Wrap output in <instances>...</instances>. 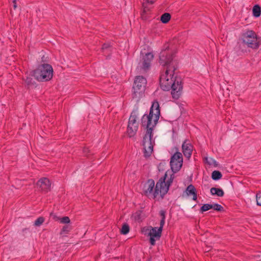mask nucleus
Here are the masks:
<instances>
[{
    "mask_svg": "<svg viewBox=\"0 0 261 261\" xmlns=\"http://www.w3.org/2000/svg\"><path fill=\"white\" fill-rule=\"evenodd\" d=\"M44 221V219L43 217H39L35 221L34 225L37 226H40L43 223Z\"/></svg>",
    "mask_w": 261,
    "mask_h": 261,
    "instance_id": "obj_25",
    "label": "nucleus"
},
{
    "mask_svg": "<svg viewBox=\"0 0 261 261\" xmlns=\"http://www.w3.org/2000/svg\"><path fill=\"white\" fill-rule=\"evenodd\" d=\"M156 0H145L146 2L149 4H153Z\"/></svg>",
    "mask_w": 261,
    "mask_h": 261,
    "instance_id": "obj_29",
    "label": "nucleus"
},
{
    "mask_svg": "<svg viewBox=\"0 0 261 261\" xmlns=\"http://www.w3.org/2000/svg\"><path fill=\"white\" fill-rule=\"evenodd\" d=\"M133 165H134V164H131L127 165L126 166V169L127 170H130V169H132V167Z\"/></svg>",
    "mask_w": 261,
    "mask_h": 261,
    "instance_id": "obj_30",
    "label": "nucleus"
},
{
    "mask_svg": "<svg viewBox=\"0 0 261 261\" xmlns=\"http://www.w3.org/2000/svg\"><path fill=\"white\" fill-rule=\"evenodd\" d=\"M252 11L253 16L258 17L260 15L261 9L258 5H255L253 7Z\"/></svg>",
    "mask_w": 261,
    "mask_h": 261,
    "instance_id": "obj_17",
    "label": "nucleus"
},
{
    "mask_svg": "<svg viewBox=\"0 0 261 261\" xmlns=\"http://www.w3.org/2000/svg\"><path fill=\"white\" fill-rule=\"evenodd\" d=\"M147 81L146 79L142 76L136 77L133 87V97L137 100L142 96Z\"/></svg>",
    "mask_w": 261,
    "mask_h": 261,
    "instance_id": "obj_6",
    "label": "nucleus"
},
{
    "mask_svg": "<svg viewBox=\"0 0 261 261\" xmlns=\"http://www.w3.org/2000/svg\"><path fill=\"white\" fill-rule=\"evenodd\" d=\"M33 75L38 81H49L53 77V68L49 64H42L33 71Z\"/></svg>",
    "mask_w": 261,
    "mask_h": 261,
    "instance_id": "obj_5",
    "label": "nucleus"
},
{
    "mask_svg": "<svg viewBox=\"0 0 261 261\" xmlns=\"http://www.w3.org/2000/svg\"><path fill=\"white\" fill-rule=\"evenodd\" d=\"M154 190V180H146L143 182V191L147 197L153 199Z\"/></svg>",
    "mask_w": 261,
    "mask_h": 261,
    "instance_id": "obj_11",
    "label": "nucleus"
},
{
    "mask_svg": "<svg viewBox=\"0 0 261 261\" xmlns=\"http://www.w3.org/2000/svg\"><path fill=\"white\" fill-rule=\"evenodd\" d=\"M242 42L247 47L252 49H257L261 44V38L252 30L244 32L241 37Z\"/></svg>",
    "mask_w": 261,
    "mask_h": 261,
    "instance_id": "obj_4",
    "label": "nucleus"
},
{
    "mask_svg": "<svg viewBox=\"0 0 261 261\" xmlns=\"http://www.w3.org/2000/svg\"><path fill=\"white\" fill-rule=\"evenodd\" d=\"M182 149L185 156L189 159L191 158L193 149L192 145L187 141H185L182 145Z\"/></svg>",
    "mask_w": 261,
    "mask_h": 261,
    "instance_id": "obj_12",
    "label": "nucleus"
},
{
    "mask_svg": "<svg viewBox=\"0 0 261 261\" xmlns=\"http://www.w3.org/2000/svg\"><path fill=\"white\" fill-rule=\"evenodd\" d=\"M168 48V46L166 47L165 49L162 50L160 55V64L166 66L165 73L162 74L160 77V85L164 91L171 89L172 97L177 99L181 95L182 85L181 79L174 75L176 63L173 61L171 53L166 51Z\"/></svg>",
    "mask_w": 261,
    "mask_h": 261,
    "instance_id": "obj_1",
    "label": "nucleus"
},
{
    "mask_svg": "<svg viewBox=\"0 0 261 261\" xmlns=\"http://www.w3.org/2000/svg\"><path fill=\"white\" fill-rule=\"evenodd\" d=\"M41 179L45 180V179H47V178L46 177H43V178H42Z\"/></svg>",
    "mask_w": 261,
    "mask_h": 261,
    "instance_id": "obj_34",
    "label": "nucleus"
},
{
    "mask_svg": "<svg viewBox=\"0 0 261 261\" xmlns=\"http://www.w3.org/2000/svg\"><path fill=\"white\" fill-rule=\"evenodd\" d=\"M172 180H159L154 188L153 199H162L169 190Z\"/></svg>",
    "mask_w": 261,
    "mask_h": 261,
    "instance_id": "obj_8",
    "label": "nucleus"
},
{
    "mask_svg": "<svg viewBox=\"0 0 261 261\" xmlns=\"http://www.w3.org/2000/svg\"><path fill=\"white\" fill-rule=\"evenodd\" d=\"M138 117L136 113H132L129 117L127 133L129 137H132L135 136L138 128L139 123L138 122Z\"/></svg>",
    "mask_w": 261,
    "mask_h": 261,
    "instance_id": "obj_9",
    "label": "nucleus"
},
{
    "mask_svg": "<svg viewBox=\"0 0 261 261\" xmlns=\"http://www.w3.org/2000/svg\"><path fill=\"white\" fill-rule=\"evenodd\" d=\"M222 177L221 173L217 170L213 171L212 173V178L213 179H219Z\"/></svg>",
    "mask_w": 261,
    "mask_h": 261,
    "instance_id": "obj_20",
    "label": "nucleus"
},
{
    "mask_svg": "<svg viewBox=\"0 0 261 261\" xmlns=\"http://www.w3.org/2000/svg\"><path fill=\"white\" fill-rule=\"evenodd\" d=\"M13 8L14 9H16L17 8V5H16V0H13Z\"/></svg>",
    "mask_w": 261,
    "mask_h": 261,
    "instance_id": "obj_32",
    "label": "nucleus"
},
{
    "mask_svg": "<svg viewBox=\"0 0 261 261\" xmlns=\"http://www.w3.org/2000/svg\"><path fill=\"white\" fill-rule=\"evenodd\" d=\"M171 16L170 14L165 13L163 14L161 17V20L164 23H167L170 19Z\"/></svg>",
    "mask_w": 261,
    "mask_h": 261,
    "instance_id": "obj_18",
    "label": "nucleus"
},
{
    "mask_svg": "<svg viewBox=\"0 0 261 261\" xmlns=\"http://www.w3.org/2000/svg\"><path fill=\"white\" fill-rule=\"evenodd\" d=\"M129 226L126 224L123 225L121 230V233L123 234H126L129 232Z\"/></svg>",
    "mask_w": 261,
    "mask_h": 261,
    "instance_id": "obj_22",
    "label": "nucleus"
},
{
    "mask_svg": "<svg viewBox=\"0 0 261 261\" xmlns=\"http://www.w3.org/2000/svg\"><path fill=\"white\" fill-rule=\"evenodd\" d=\"M144 5H145V4L144 3L143 4V6H144L143 13H145L146 12V11L148 10L147 8Z\"/></svg>",
    "mask_w": 261,
    "mask_h": 261,
    "instance_id": "obj_33",
    "label": "nucleus"
},
{
    "mask_svg": "<svg viewBox=\"0 0 261 261\" xmlns=\"http://www.w3.org/2000/svg\"><path fill=\"white\" fill-rule=\"evenodd\" d=\"M110 46V44L108 43L104 44L102 46V49H105L108 48Z\"/></svg>",
    "mask_w": 261,
    "mask_h": 261,
    "instance_id": "obj_28",
    "label": "nucleus"
},
{
    "mask_svg": "<svg viewBox=\"0 0 261 261\" xmlns=\"http://www.w3.org/2000/svg\"><path fill=\"white\" fill-rule=\"evenodd\" d=\"M154 56L151 52L146 53H141V59L139 63L138 68L143 71L147 70L151 65V63L153 59Z\"/></svg>",
    "mask_w": 261,
    "mask_h": 261,
    "instance_id": "obj_10",
    "label": "nucleus"
},
{
    "mask_svg": "<svg viewBox=\"0 0 261 261\" xmlns=\"http://www.w3.org/2000/svg\"><path fill=\"white\" fill-rule=\"evenodd\" d=\"M163 226L160 225L159 227L148 226L142 228V231L145 234H147L149 237L150 243L152 246H154L155 241L159 240L162 234Z\"/></svg>",
    "mask_w": 261,
    "mask_h": 261,
    "instance_id": "obj_7",
    "label": "nucleus"
},
{
    "mask_svg": "<svg viewBox=\"0 0 261 261\" xmlns=\"http://www.w3.org/2000/svg\"><path fill=\"white\" fill-rule=\"evenodd\" d=\"M160 213L162 217L160 224L162 226H164L165 223V213L164 211H161Z\"/></svg>",
    "mask_w": 261,
    "mask_h": 261,
    "instance_id": "obj_23",
    "label": "nucleus"
},
{
    "mask_svg": "<svg viewBox=\"0 0 261 261\" xmlns=\"http://www.w3.org/2000/svg\"><path fill=\"white\" fill-rule=\"evenodd\" d=\"M183 159L182 154L179 152H176L171 157L170 160L171 170H168L165 173L163 179H173L175 178L173 172L178 171L182 165Z\"/></svg>",
    "mask_w": 261,
    "mask_h": 261,
    "instance_id": "obj_3",
    "label": "nucleus"
},
{
    "mask_svg": "<svg viewBox=\"0 0 261 261\" xmlns=\"http://www.w3.org/2000/svg\"><path fill=\"white\" fill-rule=\"evenodd\" d=\"M37 186L39 187L42 191H47L50 189L51 183L50 180H38Z\"/></svg>",
    "mask_w": 261,
    "mask_h": 261,
    "instance_id": "obj_14",
    "label": "nucleus"
},
{
    "mask_svg": "<svg viewBox=\"0 0 261 261\" xmlns=\"http://www.w3.org/2000/svg\"><path fill=\"white\" fill-rule=\"evenodd\" d=\"M204 161L209 165L217 166V162L212 158L205 157L204 158Z\"/></svg>",
    "mask_w": 261,
    "mask_h": 261,
    "instance_id": "obj_19",
    "label": "nucleus"
},
{
    "mask_svg": "<svg viewBox=\"0 0 261 261\" xmlns=\"http://www.w3.org/2000/svg\"><path fill=\"white\" fill-rule=\"evenodd\" d=\"M160 116L158 102L154 101L150 110L149 115H144L142 118V124L146 126V133L143 138V146L145 157L150 156L153 152L154 141L152 139V129L156 124Z\"/></svg>",
    "mask_w": 261,
    "mask_h": 261,
    "instance_id": "obj_2",
    "label": "nucleus"
},
{
    "mask_svg": "<svg viewBox=\"0 0 261 261\" xmlns=\"http://www.w3.org/2000/svg\"><path fill=\"white\" fill-rule=\"evenodd\" d=\"M210 209H212L211 204H205L201 207L200 212L201 213H203L204 212H206Z\"/></svg>",
    "mask_w": 261,
    "mask_h": 261,
    "instance_id": "obj_21",
    "label": "nucleus"
},
{
    "mask_svg": "<svg viewBox=\"0 0 261 261\" xmlns=\"http://www.w3.org/2000/svg\"><path fill=\"white\" fill-rule=\"evenodd\" d=\"M51 216L56 221H60L61 223L68 224L70 222V219L68 217L65 216L62 218L56 217L55 215L51 214Z\"/></svg>",
    "mask_w": 261,
    "mask_h": 261,
    "instance_id": "obj_15",
    "label": "nucleus"
},
{
    "mask_svg": "<svg viewBox=\"0 0 261 261\" xmlns=\"http://www.w3.org/2000/svg\"><path fill=\"white\" fill-rule=\"evenodd\" d=\"M186 194L188 196H192V199L193 200H196L197 199V193L195 188L192 185H190L187 187L185 191Z\"/></svg>",
    "mask_w": 261,
    "mask_h": 261,
    "instance_id": "obj_13",
    "label": "nucleus"
},
{
    "mask_svg": "<svg viewBox=\"0 0 261 261\" xmlns=\"http://www.w3.org/2000/svg\"><path fill=\"white\" fill-rule=\"evenodd\" d=\"M256 201L257 205L261 206V192L256 194Z\"/></svg>",
    "mask_w": 261,
    "mask_h": 261,
    "instance_id": "obj_26",
    "label": "nucleus"
},
{
    "mask_svg": "<svg viewBox=\"0 0 261 261\" xmlns=\"http://www.w3.org/2000/svg\"><path fill=\"white\" fill-rule=\"evenodd\" d=\"M212 208L217 211H221L223 210V207L217 203L211 204Z\"/></svg>",
    "mask_w": 261,
    "mask_h": 261,
    "instance_id": "obj_24",
    "label": "nucleus"
},
{
    "mask_svg": "<svg viewBox=\"0 0 261 261\" xmlns=\"http://www.w3.org/2000/svg\"><path fill=\"white\" fill-rule=\"evenodd\" d=\"M69 229V226H64L63 227V231H68Z\"/></svg>",
    "mask_w": 261,
    "mask_h": 261,
    "instance_id": "obj_31",
    "label": "nucleus"
},
{
    "mask_svg": "<svg viewBox=\"0 0 261 261\" xmlns=\"http://www.w3.org/2000/svg\"><path fill=\"white\" fill-rule=\"evenodd\" d=\"M211 193L213 195H217L219 197H222L224 195L223 191L222 189L216 188H211Z\"/></svg>",
    "mask_w": 261,
    "mask_h": 261,
    "instance_id": "obj_16",
    "label": "nucleus"
},
{
    "mask_svg": "<svg viewBox=\"0 0 261 261\" xmlns=\"http://www.w3.org/2000/svg\"><path fill=\"white\" fill-rule=\"evenodd\" d=\"M25 83L28 85H30L32 83V79H31L30 77H27V79L25 80Z\"/></svg>",
    "mask_w": 261,
    "mask_h": 261,
    "instance_id": "obj_27",
    "label": "nucleus"
}]
</instances>
